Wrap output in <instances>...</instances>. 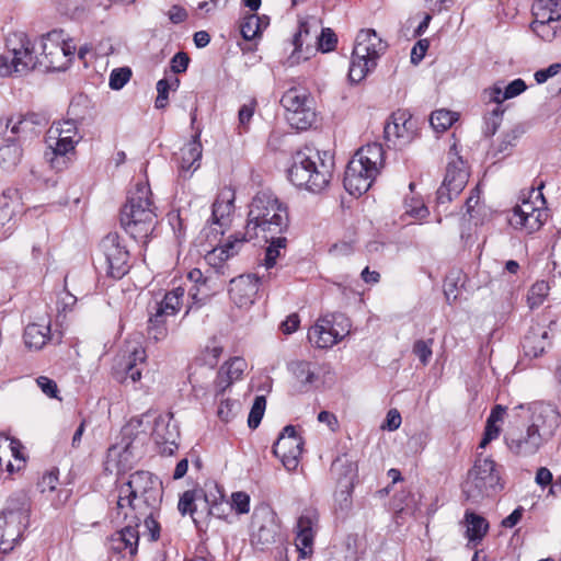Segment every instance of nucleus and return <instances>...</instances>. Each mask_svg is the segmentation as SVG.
Masks as SVG:
<instances>
[{"instance_id": "a878e982", "label": "nucleus", "mask_w": 561, "mask_h": 561, "mask_svg": "<svg viewBox=\"0 0 561 561\" xmlns=\"http://www.w3.org/2000/svg\"><path fill=\"white\" fill-rule=\"evenodd\" d=\"M202 153L201 134L197 133L180 149L178 156L179 171L184 178L201 167Z\"/></svg>"}, {"instance_id": "412c9836", "label": "nucleus", "mask_w": 561, "mask_h": 561, "mask_svg": "<svg viewBox=\"0 0 561 561\" xmlns=\"http://www.w3.org/2000/svg\"><path fill=\"white\" fill-rule=\"evenodd\" d=\"M319 528V512L314 507L305 508L296 524L295 543L300 557L312 553L313 541Z\"/></svg>"}, {"instance_id": "72a5a7b5", "label": "nucleus", "mask_w": 561, "mask_h": 561, "mask_svg": "<svg viewBox=\"0 0 561 561\" xmlns=\"http://www.w3.org/2000/svg\"><path fill=\"white\" fill-rule=\"evenodd\" d=\"M531 13L534 20H561V0H536Z\"/></svg>"}, {"instance_id": "6ab92c4d", "label": "nucleus", "mask_w": 561, "mask_h": 561, "mask_svg": "<svg viewBox=\"0 0 561 561\" xmlns=\"http://www.w3.org/2000/svg\"><path fill=\"white\" fill-rule=\"evenodd\" d=\"M31 513L21 514L1 511L0 513V551L9 553L20 543L24 531L30 526Z\"/></svg>"}, {"instance_id": "f257e3e1", "label": "nucleus", "mask_w": 561, "mask_h": 561, "mask_svg": "<svg viewBox=\"0 0 561 561\" xmlns=\"http://www.w3.org/2000/svg\"><path fill=\"white\" fill-rule=\"evenodd\" d=\"M162 499V485L149 471H136L118 489L117 516L128 519L134 514H147L158 510Z\"/></svg>"}, {"instance_id": "338daca9", "label": "nucleus", "mask_w": 561, "mask_h": 561, "mask_svg": "<svg viewBox=\"0 0 561 561\" xmlns=\"http://www.w3.org/2000/svg\"><path fill=\"white\" fill-rule=\"evenodd\" d=\"M526 88L527 85L523 79H515L504 88L503 99H513L522 94L526 90Z\"/></svg>"}, {"instance_id": "393cba45", "label": "nucleus", "mask_w": 561, "mask_h": 561, "mask_svg": "<svg viewBox=\"0 0 561 561\" xmlns=\"http://www.w3.org/2000/svg\"><path fill=\"white\" fill-rule=\"evenodd\" d=\"M244 243L245 238H241L240 232L232 234L221 245L209 251L205 260L217 273L224 274L225 262L237 255Z\"/></svg>"}, {"instance_id": "aec40b11", "label": "nucleus", "mask_w": 561, "mask_h": 561, "mask_svg": "<svg viewBox=\"0 0 561 561\" xmlns=\"http://www.w3.org/2000/svg\"><path fill=\"white\" fill-rule=\"evenodd\" d=\"M536 198H540V207H536L533 202L525 199L513 208L512 215L508 218L512 227L523 229L527 233H533L540 229L547 217V210L543 208L546 201L541 192H538Z\"/></svg>"}, {"instance_id": "58836bf2", "label": "nucleus", "mask_w": 561, "mask_h": 561, "mask_svg": "<svg viewBox=\"0 0 561 561\" xmlns=\"http://www.w3.org/2000/svg\"><path fill=\"white\" fill-rule=\"evenodd\" d=\"M23 151L21 146L15 141H8L0 146V167L10 171L21 162Z\"/></svg>"}, {"instance_id": "4c0bfd02", "label": "nucleus", "mask_w": 561, "mask_h": 561, "mask_svg": "<svg viewBox=\"0 0 561 561\" xmlns=\"http://www.w3.org/2000/svg\"><path fill=\"white\" fill-rule=\"evenodd\" d=\"M157 510H148L147 514H134L128 516V519H131V523L136 527L139 528L141 522H144L145 531L144 535H148L150 541H157L160 537V525L154 518Z\"/></svg>"}, {"instance_id": "5701e85b", "label": "nucleus", "mask_w": 561, "mask_h": 561, "mask_svg": "<svg viewBox=\"0 0 561 561\" xmlns=\"http://www.w3.org/2000/svg\"><path fill=\"white\" fill-rule=\"evenodd\" d=\"M416 131V122L407 111H398L391 115V122L385 126V137L387 140H400L401 144L410 142Z\"/></svg>"}, {"instance_id": "e2e57ef3", "label": "nucleus", "mask_w": 561, "mask_h": 561, "mask_svg": "<svg viewBox=\"0 0 561 561\" xmlns=\"http://www.w3.org/2000/svg\"><path fill=\"white\" fill-rule=\"evenodd\" d=\"M433 339L417 340L413 344V353L419 357L420 362L425 366L432 357Z\"/></svg>"}, {"instance_id": "8fccbe9b", "label": "nucleus", "mask_w": 561, "mask_h": 561, "mask_svg": "<svg viewBox=\"0 0 561 561\" xmlns=\"http://www.w3.org/2000/svg\"><path fill=\"white\" fill-rule=\"evenodd\" d=\"M503 114L504 108L502 107V105H494V107L490 112L485 113L483 117V133L485 136L490 137L496 133L497 128L501 125Z\"/></svg>"}, {"instance_id": "c9c22d12", "label": "nucleus", "mask_w": 561, "mask_h": 561, "mask_svg": "<svg viewBox=\"0 0 561 561\" xmlns=\"http://www.w3.org/2000/svg\"><path fill=\"white\" fill-rule=\"evenodd\" d=\"M265 242L270 243L265 251L264 266L270 270L275 266L280 250L286 248L287 239L283 233H271L268 236H260Z\"/></svg>"}, {"instance_id": "f8f14e48", "label": "nucleus", "mask_w": 561, "mask_h": 561, "mask_svg": "<svg viewBox=\"0 0 561 561\" xmlns=\"http://www.w3.org/2000/svg\"><path fill=\"white\" fill-rule=\"evenodd\" d=\"M8 51L0 55V76L25 73L35 69L32 57V42L23 33H14L7 39Z\"/></svg>"}, {"instance_id": "a211bd4d", "label": "nucleus", "mask_w": 561, "mask_h": 561, "mask_svg": "<svg viewBox=\"0 0 561 561\" xmlns=\"http://www.w3.org/2000/svg\"><path fill=\"white\" fill-rule=\"evenodd\" d=\"M304 439L297 434L295 426L287 425L273 445V454L288 471L297 469L302 454Z\"/></svg>"}, {"instance_id": "b1692460", "label": "nucleus", "mask_w": 561, "mask_h": 561, "mask_svg": "<svg viewBox=\"0 0 561 561\" xmlns=\"http://www.w3.org/2000/svg\"><path fill=\"white\" fill-rule=\"evenodd\" d=\"M127 524L110 538V549L125 557H135L138 551L139 530L136 529L131 519H125Z\"/></svg>"}, {"instance_id": "39448f33", "label": "nucleus", "mask_w": 561, "mask_h": 561, "mask_svg": "<svg viewBox=\"0 0 561 561\" xmlns=\"http://www.w3.org/2000/svg\"><path fill=\"white\" fill-rule=\"evenodd\" d=\"M385 162V150L380 144L373 142L359 148L346 165L344 187L351 195L366 193Z\"/></svg>"}, {"instance_id": "de8ad7c7", "label": "nucleus", "mask_w": 561, "mask_h": 561, "mask_svg": "<svg viewBox=\"0 0 561 561\" xmlns=\"http://www.w3.org/2000/svg\"><path fill=\"white\" fill-rule=\"evenodd\" d=\"M222 367H225V374L227 376L224 387H230L236 380H239L242 377L243 371L247 368V363L241 357H234L227 362Z\"/></svg>"}, {"instance_id": "09e8293b", "label": "nucleus", "mask_w": 561, "mask_h": 561, "mask_svg": "<svg viewBox=\"0 0 561 561\" xmlns=\"http://www.w3.org/2000/svg\"><path fill=\"white\" fill-rule=\"evenodd\" d=\"M550 290V286L546 280L536 282L529 289L527 301L530 309H535L543 304Z\"/></svg>"}, {"instance_id": "3c124183", "label": "nucleus", "mask_w": 561, "mask_h": 561, "mask_svg": "<svg viewBox=\"0 0 561 561\" xmlns=\"http://www.w3.org/2000/svg\"><path fill=\"white\" fill-rule=\"evenodd\" d=\"M59 484L58 470L45 472L37 482L38 491L46 496L47 500L56 492Z\"/></svg>"}, {"instance_id": "f704fd0d", "label": "nucleus", "mask_w": 561, "mask_h": 561, "mask_svg": "<svg viewBox=\"0 0 561 561\" xmlns=\"http://www.w3.org/2000/svg\"><path fill=\"white\" fill-rule=\"evenodd\" d=\"M465 522L467 524L466 535L469 541L480 542L489 530L488 520L473 512L467 511Z\"/></svg>"}, {"instance_id": "13d9d810", "label": "nucleus", "mask_w": 561, "mask_h": 561, "mask_svg": "<svg viewBox=\"0 0 561 561\" xmlns=\"http://www.w3.org/2000/svg\"><path fill=\"white\" fill-rule=\"evenodd\" d=\"M239 409V401L230 399H220L217 409V415L221 421L229 422L237 415Z\"/></svg>"}, {"instance_id": "4468645a", "label": "nucleus", "mask_w": 561, "mask_h": 561, "mask_svg": "<svg viewBox=\"0 0 561 561\" xmlns=\"http://www.w3.org/2000/svg\"><path fill=\"white\" fill-rule=\"evenodd\" d=\"M99 248L107 276L121 279L129 272L130 252L122 236L117 232H110L101 240Z\"/></svg>"}, {"instance_id": "2f4dec72", "label": "nucleus", "mask_w": 561, "mask_h": 561, "mask_svg": "<svg viewBox=\"0 0 561 561\" xmlns=\"http://www.w3.org/2000/svg\"><path fill=\"white\" fill-rule=\"evenodd\" d=\"M211 490L204 494V502L208 506V514L219 519H225L231 512V506L228 501L225 500L222 491L217 484H214Z\"/></svg>"}, {"instance_id": "774afa93", "label": "nucleus", "mask_w": 561, "mask_h": 561, "mask_svg": "<svg viewBox=\"0 0 561 561\" xmlns=\"http://www.w3.org/2000/svg\"><path fill=\"white\" fill-rule=\"evenodd\" d=\"M428 47H430L428 39L423 38V39L417 41L411 50V62L414 65L420 64L422 61V59L424 58Z\"/></svg>"}, {"instance_id": "423d86ee", "label": "nucleus", "mask_w": 561, "mask_h": 561, "mask_svg": "<svg viewBox=\"0 0 561 561\" xmlns=\"http://www.w3.org/2000/svg\"><path fill=\"white\" fill-rule=\"evenodd\" d=\"M41 54H37L32 43V57L35 61V69L44 71L66 70L77 50L73 41L62 30H53L41 37Z\"/></svg>"}, {"instance_id": "1a4fd4ad", "label": "nucleus", "mask_w": 561, "mask_h": 561, "mask_svg": "<svg viewBox=\"0 0 561 561\" xmlns=\"http://www.w3.org/2000/svg\"><path fill=\"white\" fill-rule=\"evenodd\" d=\"M185 289L178 286L164 294L163 299L148 306L147 333L149 339L156 342L163 341L168 336L167 319L175 316L182 305Z\"/></svg>"}, {"instance_id": "20e7f679", "label": "nucleus", "mask_w": 561, "mask_h": 561, "mask_svg": "<svg viewBox=\"0 0 561 561\" xmlns=\"http://www.w3.org/2000/svg\"><path fill=\"white\" fill-rule=\"evenodd\" d=\"M122 228L136 241L146 242L158 222L151 190L147 183H138L129 192L127 202L121 209Z\"/></svg>"}, {"instance_id": "4be33fe9", "label": "nucleus", "mask_w": 561, "mask_h": 561, "mask_svg": "<svg viewBox=\"0 0 561 561\" xmlns=\"http://www.w3.org/2000/svg\"><path fill=\"white\" fill-rule=\"evenodd\" d=\"M261 278L255 274L240 275L230 282L229 295L239 307H247L254 302L260 289Z\"/></svg>"}, {"instance_id": "9b49d317", "label": "nucleus", "mask_w": 561, "mask_h": 561, "mask_svg": "<svg viewBox=\"0 0 561 561\" xmlns=\"http://www.w3.org/2000/svg\"><path fill=\"white\" fill-rule=\"evenodd\" d=\"M522 413L529 414V423L527 424L546 444L556 434L560 426V412L549 403L537 402L528 405H516L512 409V416L522 419Z\"/></svg>"}, {"instance_id": "c85d7f7f", "label": "nucleus", "mask_w": 561, "mask_h": 561, "mask_svg": "<svg viewBox=\"0 0 561 561\" xmlns=\"http://www.w3.org/2000/svg\"><path fill=\"white\" fill-rule=\"evenodd\" d=\"M234 191L229 187H225L219 192L213 204L211 220L214 224L220 227L226 225V220L234 209Z\"/></svg>"}, {"instance_id": "9d476101", "label": "nucleus", "mask_w": 561, "mask_h": 561, "mask_svg": "<svg viewBox=\"0 0 561 561\" xmlns=\"http://www.w3.org/2000/svg\"><path fill=\"white\" fill-rule=\"evenodd\" d=\"M501 489L500 472L491 458H478L468 472L462 491L467 500L478 501Z\"/></svg>"}, {"instance_id": "6e6d98bb", "label": "nucleus", "mask_w": 561, "mask_h": 561, "mask_svg": "<svg viewBox=\"0 0 561 561\" xmlns=\"http://www.w3.org/2000/svg\"><path fill=\"white\" fill-rule=\"evenodd\" d=\"M256 101L254 99L250 100L248 103L243 104L238 112V129L239 133L248 131L250 122L254 115L256 110Z\"/></svg>"}, {"instance_id": "49530a36", "label": "nucleus", "mask_w": 561, "mask_h": 561, "mask_svg": "<svg viewBox=\"0 0 561 561\" xmlns=\"http://www.w3.org/2000/svg\"><path fill=\"white\" fill-rule=\"evenodd\" d=\"M169 427L170 419L168 420L162 415L156 419L152 435L158 443H174V438L176 436L175 428L173 427V430H170Z\"/></svg>"}, {"instance_id": "680f3d73", "label": "nucleus", "mask_w": 561, "mask_h": 561, "mask_svg": "<svg viewBox=\"0 0 561 561\" xmlns=\"http://www.w3.org/2000/svg\"><path fill=\"white\" fill-rule=\"evenodd\" d=\"M131 70L127 67L116 68L110 75V88L112 90L122 89L130 79Z\"/></svg>"}, {"instance_id": "0e129e2a", "label": "nucleus", "mask_w": 561, "mask_h": 561, "mask_svg": "<svg viewBox=\"0 0 561 561\" xmlns=\"http://www.w3.org/2000/svg\"><path fill=\"white\" fill-rule=\"evenodd\" d=\"M231 511L238 514H247L250 511V496L245 492H234L231 496Z\"/></svg>"}, {"instance_id": "e433bc0d", "label": "nucleus", "mask_w": 561, "mask_h": 561, "mask_svg": "<svg viewBox=\"0 0 561 561\" xmlns=\"http://www.w3.org/2000/svg\"><path fill=\"white\" fill-rule=\"evenodd\" d=\"M331 472L337 477V484H340V479L343 483H354L357 477V465L345 455L340 456L332 462Z\"/></svg>"}, {"instance_id": "4d7b16f0", "label": "nucleus", "mask_w": 561, "mask_h": 561, "mask_svg": "<svg viewBox=\"0 0 561 561\" xmlns=\"http://www.w3.org/2000/svg\"><path fill=\"white\" fill-rule=\"evenodd\" d=\"M260 18L255 14L247 15L240 24V32L244 39L251 41L260 33Z\"/></svg>"}, {"instance_id": "ddd939ff", "label": "nucleus", "mask_w": 561, "mask_h": 561, "mask_svg": "<svg viewBox=\"0 0 561 561\" xmlns=\"http://www.w3.org/2000/svg\"><path fill=\"white\" fill-rule=\"evenodd\" d=\"M288 124L298 130H306L316 121L313 99L304 88L293 87L280 99Z\"/></svg>"}, {"instance_id": "c756f323", "label": "nucleus", "mask_w": 561, "mask_h": 561, "mask_svg": "<svg viewBox=\"0 0 561 561\" xmlns=\"http://www.w3.org/2000/svg\"><path fill=\"white\" fill-rule=\"evenodd\" d=\"M51 339L50 322L30 323L24 329L23 340L27 348L39 351Z\"/></svg>"}, {"instance_id": "864d4df0", "label": "nucleus", "mask_w": 561, "mask_h": 561, "mask_svg": "<svg viewBox=\"0 0 561 561\" xmlns=\"http://www.w3.org/2000/svg\"><path fill=\"white\" fill-rule=\"evenodd\" d=\"M180 85V80L175 78L172 83H170L167 79H161L157 82V99L154 105L157 108H164L168 105L169 101V91L171 89H176Z\"/></svg>"}, {"instance_id": "473e14b6", "label": "nucleus", "mask_w": 561, "mask_h": 561, "mask_svg": "<svg viewBox=\"0 0 561 561\" xmlns=\"http://www.w3.org/2000/svg\"><path fill=\"white\" fill-rule=\"evenodd\" d=\"M262 517L266 522V524H262L257 528V539L261 543H271L275 540V536L278 533V526L275 522L276 515L270 508H263L261 512L254 513V523L259 517Z\"/></svg>"}, {"instance_id": "37998d69", "label": "nucleus", "mask_w": 561, "mask_h": 561, "mask_svg": "<svg viewBox=\"0 0 561 561\" xmlns=\"http://www.w3.org/2000/svg\"><path fill=\"white\" fill-rule=\"evenodd\" d=\"M2 511L11 513H31V499L24 490L14 492L7 501V505Z\"/></svg>"}, {"instance_id": "c03bdc74", "label": "nucleus", "mask_w": 561, "mask_h": 561, "mask_svg": "<svg viewBox=\"0 0 561 561\" xmlns=\"http://www.w3.org/2000/svg\"><path fill=\"white\" fill-rule=\"evenodd\" d=\"M339 486L340 490L335 493V510L346 514L351 511L353 505L352 493L354 484L353 482L343 483L342 479H340Z\"/></svg>"}, {"instance_id": "69168bd1", "label": "nucleus", "mask_w": 561, "mask_h": 561, "mask_svg": "<svg viewBox=\"0 0 561 561\" xmlns=\"http://www.w3.org/2000/svg\"><path fill=\"white\" fill-rule=\"evenodd\" d=\"M404 207L405 214L416 219H423L428 214L427 207L420 199L412 198L411 201H405Z\"/></svg>"}, {"instance_id": "f03ea898", "label": "nucleus", "mask_w": 561, "mask_h": 561, "mask_svg": "<svg viewBox=\"0 0 561 561\" xmlns=\"http://www.w3.org/2000/svg\"><path fill=\"white\" fill-rule=\"evenodd\" d=\"M333 168L334 160L329 152L321 154L313 148L305 147L293 154L288 180L297 187L319 193L329 185Z\"/></svg>"}, {"instance_id": "603ef678", "label": "nucleus", "mask_w": 561, "mask_h": 561, "mask_svg": "<svg viewBox=\"0 0 561 561\" xmlns=\"http://www.w3.org/2000/svg\"><path fill=\"white\" fill-rule=\"evenodd\" d=\"M13 209L5 201H0V239L9 237L13 230Z\"/></svg>"}, {"instance_id": "ea45409f", "label": "nucleus", "mask_w": 561, "mask_h": 561, "mask_svg": "<svg viewBox=\"0 0 561 561\" xmlns=\"http://www.w3.org/2000/svg\"><path fill=\"white\" fill-rule=\"evenodd\" d=\"M530 30L542 41L552 42L561 32V20H533Z\"/></svg>"}, {"instance_id": "2eb2a0df", "label": "nucleus", "mask_w": 561, "mask_h": 561, "mask_svg": "<svg viewBox=\"0 0 561 561\" xmlns=\"http://www.w3.org/2000/svg\"><path fill=\"white\" fill-rule=\"evenodd\" d=\"M448 157L449 161L444 181L436 192L438 205L448 204L457 197L465 188L469 179V171L465 161L459 156L456 144L450 147Z\"/></svg>"}, {"instance_id": "dca6fc26", "label": "nucleus", "mask_w": 561, "mask_h": 561, "mask_svg": "<svg viewBox=\"0 0 561 561\" xmlns=\"http://www.w3.org/2000/svg\"><path fill=\"white\" fill-rule=\"evenodd\" d=\"M350 333L348 320L343 314L324 317L308 331L309 342L318 348H329Z\"/></svg>"}, {"instance_id": "79ce46f5", "label": "nucleus", "mask_w": 561, "mask_h": 561, "mask_svg": "<svg viewBox=\"0 0 561 561\" xmlns=\"http://www.w3.org/2000/svg\"><path fill=\"white\" fill-rule=\"evenodd\" d=\"M458 115L448 110H437L431 114L430 124L437 133H443L448 129L456 121Z\"/></svg>"}, {"instance_id": "a18cd8bd", "label": "nucleus", "mask_w": 561, "mask_h": 561, "mask_svg": "<svg viewBox=\"0 0 561 561\" xmlns=\"http://www.w3.org/2000/svg\"><path fill=\"white\" fill-rule=\"evenodd\" d=\"M289 369L302 387L311 386L317 378L310 368V363L305 360L291 363Z\"/></svg>"}, {"instance_id": "bf43d9fd", "label": "nucleus", "mask_w": 561, "mask_h": 561, "mask_svg": "<svg viewBox=\"0 0 561 561\" xmlns=\"http://www.w3.org/2000/svg\"><path fill=\"white\" fill-rule=\"evenodd\" d=\"M145 360V350L136 348L130 355V359L126 365V375L131 381L136 382L141 378V370L137 367V362Z\"/></svg>"}, {"instance_id": "bb28decb", "label": "nucleus", "mask_w": 561, "mask_h": 561, "mask_svg": "<svg viewBox=\"0 0 561 561\" xmlns=\"http://www.w3.org/2000/svg\"><path fill=\"white\" fill-rule=\"evenodd\" d=\"M309 37V24L308 22H300L298 31L295 33L291 44L294 50L287 59L288 66H295L301 60L309 59L313 53V46L307 41Z\"/></svg>"}, {"instance_id": "052dcab7", "label": "nucleus", "mask_w": 561, "mask_h": 561, "mask_svg": "<svg viewBox=\"0 0 561 561\" xmlns=\"http://www.w3.org/2000/svg\"><path fill=\"white\" fill-rule=\"evenodd\" d=\"M318 50L329 53L335 49L337 44L336 34L329 27L322 28L319 36H317Z\"/></svg>"}, {"instance_id": "0eeeda50", "label": "nucleus", "mask_w": 561, "mask_h": 561, "mask_svg": "<svg viewBox=\"0 0 561 561\" xmlns=\"http://www.w3.org/2000/svg\"><path fill=\"white\" fill-rule=\"evenodd\" d=\"M388 44L382 41L373 28L360 30L356 36L348 78L358 83L373 71L378 59L387 50Z\"/></svg>"}, {"instance_id": "7ed1b4c3", "label": "nucleus", "mask_w": 561, "mask_h": 561, "mask_svg": "<svg viewBox=\"0 0 561 561\" xmlns=\"http://www.w3.org/2000/svg\"><path fill=\"white\" fill-rule=\"evenodd\" d=\"M289 226L287 207L271 192H259L249 206L245 231L240 232L245 242L260 236L284 233Z\"/></svg>"}, {"instance_id": "5fc2aeb1", "label": "nucleus", "mask_w": 561, "mask_h": 561, "mask_svg": "<svg viewBox=\"0 0 561 561\" xmlns=\"http://www.w3.org/2000/svg\"><path fill=\"white\" fill-rule=\"evenodd\" d=\"M266 408V399L264 396H257L254 399L253 405L250 410L249 417H248V425L250 428H256L264 415V411Z\"/></svg>"}, {"instance_id": "a19ab883", "label": "nucleus", "mask_w": 561, "mask_h": 561, "mask_svg": "<svg viewBox=\"0 0 561 561\" xmlns=\"http://www.w3.org/2000/svg\"><path fill=\"white\" fill-rule=\"evenodd\" d=\"M204 492L201 489H194V490H187L185 491L178 504V508L182 515L190 514L193 518V520L196 523L195 513H196V504L195 502L199 499H204Z\"/></svg>"}, {"instance_id": "cd10ccee", "label": "nucleus", "mask_w": 561, "mask_h": 561, "mask_svg": "<svg viewBox=\"0 0 561 561\" xmlns=\"http://www.w3.org/2000/svg\"><path fill=\"white\" fill-rule=\"evenodd\" d=\"M44 123V116L37 113L12 115L11 134L19 138L32 137L38 134L37 128Z\"/></svg>"}, {"instance_id": "6e6552de", "label": "nucleus", "mask_w": 561, "mask_h": 561, "mask_svg": "<svg viewBox=\"0 0 561 561\" xmlns=\"http://www.w3.org/2000/svg\"><path fill=\"white\" fill-rule=\"evenodd\" d=\"M82 136L79 133L78 124L73 119L55 122L46 134L47 151L46 160L56 170H62L68 160V154L75 153L77 145Z\"/></svg>"}, {"instance_id": "f3484780", "label": "nucleus", "mask_w": 561, "mask_h": 561, "mask_svg": "<svg viewBox=\"0 0 561 561\" xmlns=\"http://www.w3.org/2000/svg\"><path fill=\"white\" fill-rule=\"evenodd\" d=\"M504 439L510 451L524 457L535 455L545 445L540 435L528 425L518 424V419L507 428Z\"/></svg>"}, {"instance_id": "7c9ffc66", "label": "nucleus", "mask_w": 561, "mask_h": 561, "mask_svg": "<svg viewBox=\"0 0 561 561\" xmlns=\"http://www.w3.org/2000/svg\"><path fill=\"white\" fill-rule=\"evenodd\" d=\"M548 345V331L539 327L531 328L522 342L525 356L533 358L540 356Z\"/></svg>"}]
</instances>
